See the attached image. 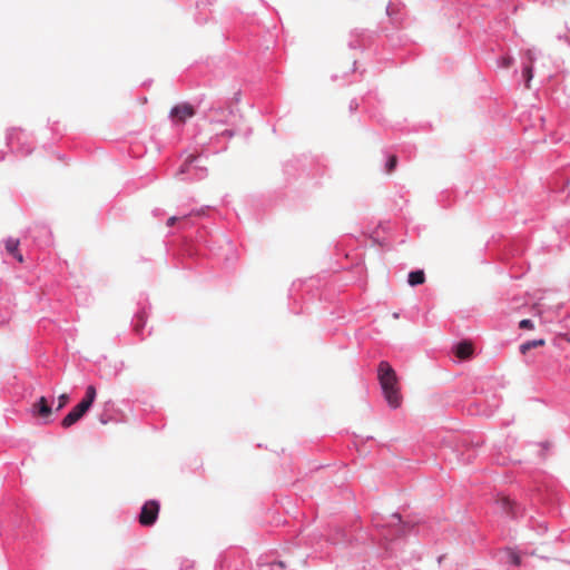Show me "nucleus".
<instances>
[{
	"label": "nucleus",
	"instance_id": "f257e3e1",
	"mask_svg": "<svg viewBox=\"0 0 570 570\" xmlns=\"http://www.w3.org/2000/svg\"><path fill=\"white\" fill-rule=\"evenodd\" d=\"M377 379L385 401L391 409H397L401 405V394L397 384V377L394 368L386 361H381L377 366Z\"/></svg>",
	"mask_w": 570,
	"mask_h": 570
},
{
	"label": "nucleus",
	"instance_id": "f03ea898",
	"mask_svg": "<svg viewBox=\"0 0 570 570\" xmlns=\"http://www.w3.org/2000/svg\"><path fill=\"white\" fill-rule=\"evenodd\" d=\"M207 174L206 157L203 154H190L184 159L175 177L178 180L191 183L206 178Z\"/></svg>",
	"mask_w": 570,
	"mask_h": 570
},
{
	"label": "nucleus",
	"instance_id": "7ed1b4c3",
	"mask_svg": "<svg viewBox=\"0 0 570 570\" xmlns=\"http://www.w3.org/2000/svg\"><path fill=\"white\" fill-rule=\"evenodd\" d=\"M240 97L242 91L238 89L234 92L230 99V108H226L219 105H212L208 108H202L200 112L203 114L204 118L212 124H227L230 119V125L234 127L238 115L232 105H237L240 101Z\"/></svg>",
	"mask_w": 570,
	"mask_h": 570
},
{
	"label": "nucleus",
	"instance_id": "20e7f679",
	"mask_svg": "<svg viewBox=\"0 0 570 570\" xmlns=\"http://www.w3.org/2000/svg\"><path fill=\"white\" fill-rule=\"evenodd\" d=\"M7 146L17 156L26 157L35 148V141L29 134L20 128H12L6 135Z\"/></svg>",
	"mask_w": 570,
	"mask_h": 570
},
{
	"label": "nucleus",
	"instance_id": "39448f33",
	"mask_svg": "<svg viewBox=\"0 0 570 570\" xmlns=\"http://www.w3.org/2000/svg\"><path fill=\"white\" fill-rule=\"evenodd\" d=\"M239 134H244L245 137H248L250 135V129L246 128L245 130H242L239 128L232 127L215 132L209 138L208 145L205 149L206 153L218 154L226 150L230 138Z\"/></svg>",
	"mask_w": 570,
	"mask_h": 570
},
{
	"label": "nucleus",
	"instance_id": "423d86ee",
	"mask_svg": "<svg viewBox=\"0 0 570 570\" xmlns=\"http://www.w3.org/2000/svg\"><path fill=\"white\" fill-rule=\"evenodd\" d=\"M202 101L203 99H199L196 106L189 102H181L174 106L169 111V118L175 125H184L187 121V119L196 115V107L199 110L202 109Z\"/></svg>",
	"mask_w": 570,
	"mask_h": 570
},
{
	"label": "nucleus",
	"instance_id": "0eeeda50",
	"mask_svg": "<svg viewBox=\"0 0 570 570\" xmlns=\"http://www.w3.org/2000/svg\"><path fill=\"white\" fill-rule=\"evenodd\" d=\"M160 510V503L157 500L146 501L139 512L138 521L142 527H151L156 523Z\"/></svg>",
	"mask_w": 570,
	"mask_h": 570
},
{
	"label": "nucleus",
	"instance_id": "6e6552de",
	"mask_svg": "<svg viewBox=\"0 0 570 570\" xmlns=\"http://www.w3.org/2000/svg\"><path fill=\"white\" fill-rule=\"evenodd\" d=\"M307 157L296 156L283 164V174L288 178H295L305 171Z\"/></svg>",
	"mask_w": 570,
	"mask_h": 570
},
{
	"label": "nucleus",
	"instance_id": "1a4fd4ad",
	"mask_svg": "<svg viewBox=\"0 0 570 570\" xmlns=\"http://www.w3.org/2000/svg\"><path fill=\"white\" fill-rule=\"evenodd\" d=\"M373 41V33L367 30H353L350 35L347 46L350 49H366Z\"/></svg>",
	"mask_w": 570,
	"mask_h": 570
},
{
	"label": "nucleus",
	"instance_id": "9d476101",
	"mask_svg": "<svg viewBox=\"0 0 570 570\" xmlns=\"http://www.w3.org/2000/svg\"><path fill=\"white\" fill-rule=\"evenodd\" d=\"M149 308H150V306H149L147 299L138 303V308L135 312L132 320H131L132 328L136 332V334H138V335L142 336V332H144V328L146 325Z\"/></svg>",
	"mask_w": 570,
	"mask_h": 570
},
{
	"label": "nucleus",
	"instance_id": "9b49d317",
	"mask_svg": "<svg viewBox=\"0 0 570 570\" xmlns=\"http://www.w3.org/2000/svg\"><path fill=\"white\" fill-rule=\"evenodd\" d=\"M497 502L501 505L502 511L512 519H518L522 514L520 505L510 498L503 497Z\"/></svg>",
	"mask_w": 570,
	"mask_h": 570
},
{
	"label": "nucleus",
	"instance_id": "f8f14e48",
	"mask_svg": "<svg viewBox=\"0 0 570 570\" xmlns=\"http://www.w3.org/2000/svg\"><path fill=\"white\" fill-rule=\"evenodd\" d=\"M32 412L35 415L47 419L52 413V402H50L46 396H40L33 404Z\"/></svg>",
	"mask_w": 570,
	"mask_h": 570
},
{
	"label": "nucleus",
	"instance_id": "ddd939ff",
	"mask_svg": "<svg viewBox=\"0 0 570 570\" xmlns=\"http://www.w3.org/2000/svg\"><path fill=\"white\" fill-rule=\"evenodd\" d=\"M87 413V411L82 407H80L79 404L73 406L69 413L62 419L61 425L65 429H68L76 424L79 420L83 417V415Z\"/></svg>",
	"mask_w": 570,
	"mask_h": 570
},
{
	"label": "nucleus",
	"instance_id": "4468645a",
	"mask_svg": "<svg viewBox=\"0 0 570 570\" xmlns=\"http://www.w3.org/2000/svg\"><path fill=\"white\" fill-rule=\"evenodd\" d=\"M452 351L459 360H466L472 356L473 346L469 341H461L453 346Z\"/></svg>",
	"mask_w": 570,
	"mask_h": 570
},
{
	"label": "nucleus",
	"instance_id": "2eb2a0df",
	"mask_svg": "<svg viewBox=\"0 0 570 570\" xmlns=\"http://www.w3.org/2000/svg\"><path fill=\"white\" fill-rule=\"evenodd\" d=\"M96 396H97V390L94 385H88L86 387V394L83 396V399L78 403L80 405V407L85 409L87 412L90 410V407L92 406L95 400H96Z\"/></svg>",
	"mask_w": 570,
	"mask_h": 570
},
{
	"label": "nucleus",
	"instance_id": "dca6fc26",
	"mask_svg": "<svg viewBox=\"0 0 570 570\" xmlns=\"http://www.w3.org/2000/svg\"><path fill=\"white\" fill-rule=\"evenodd\" d=\"M96 396H97V390L94 385H88L86 387V394L83 396V399L78 403L80 405V407L85 409L87 412L90 410V407L92 406L95 400H96Z\"/></svg>",
	"mask_w": 570,
	"mask_h": 570
},
{
	"label": "nucleus",
	"instance_id": "f3484780",
	"mask_svg": "<svg viewBox=\"0 0 570 570\" xmlns=\"http://www.w3.org/2000/svg\"><path fill=\"white\" fill-rule=\"evenodd\" d=\"M19 244H20L19 239L18 238H13V237H8L4 240V246H6L7 252L10 255H12L18 262H22L23 261V256H22V254L18 249Z\"/></svg>",
	"mask_w": 570,
	"mask_h": 570
},
{
	"label": "nucleus",
	"instance_id": "a211bd4d",
	"mask_svg": "<svg viewBox=\"0 0 570 570\" xmlns=\"http://www.w3.org/2000/svg\"><path fill=\"white\" fill-rule=\"evenodd\" d=\"M425 282V274L423 269H414L407 274V284L412 287L422 285Z\"/></svg>",
	"mask_w": 570,
	"mask_h": 570
},
{
	"label": "nucleus",
	"instance_id": "6ab92c4d",
	"mask_svg": "<svg viewBox=\"0 0 570 570\" xmlns=\"http://www.w3.org/2000/svg\"><path fill=\"white\" fill-rule=\"evenodd\" d=\"M544 344H546L544 338L528 340L520 345L519 350H520L521 354H525L530 350L543 346Z\"/></svg>",
	"mask_w": 570,
	"mask_h": 570
},
{
	"label": "nucleus",
	"instance_id": "aec40b11",
	"mask_svg": "<svg viewBox=\"0 0 570 570\" xmlns=\"http://www.w3.org/2000/svg\"><path fill=\"white\" fill-rule=\"evenodd\" d=\"M387 525H395L396 529L394 530V532L396 534H404L405 533V524L403 523L402 521V518L399 513H392L390 515V521L387 523Z\"/></svg>",
	"mask_w": 570,
	"mask_h": 570
},
{
	"label": "nucleus",
	"instance_id": "412c9836",
	"mask_svg": "<svg viewBox=\"0 0 570 570\" xmlns=\"http://www.w3.org/2000/svg\"><path fill=\"white\" fill-rule=\"evenodd\" d=\"M214 1H215V0H196V8H197V10L199 11V12H198V14L196 16V21H197L198 23H204V22H206V21H207V19H208V18H207V16H205V17H200V14H202V11H203L206 7H208V6L213 4V2H214Z\"/></svg>",
	"mask_w": 570,
	"mask_h": 570
},
{
	"label": "nucleus",
	"instance_id": "4be33fe9",
	"mask_svg": "<svg viewBox=\"0 0 570 570\" xmlns=\"http://www.w3.org/2000/svg\"><path fill=\"white\" fill-rule=\"evenodd\" d=\"M522 77L525 81L527 87H530V81L533 78V67L532 63H523L522 66Z\"/></svg>",
	"mask_w": 570,
	"mask_h": 570
},
{
	"label": "nucleus",
	"instance_id": "5701e85b",
	"mask_svg": "<svg viewBox=\"0 0 570 570\" xmlns=\"http://www.w3.org/2000/svg\"><path fill=\"white\" fill-rule=\"evenodd\" d=\"M505 552H507V557H508V562L511 566L519 567L521 564V557L518 552H515L512 549H507Z\"/></svg>",
	"mask_w": 570,
	"mask_h": 570
},
{
	"label": "nucleus",
	"instance_id": "b1692460",
	"mask_svg": "<svg viewBox=\"0 0 570 570\" xmlns=\"http://www.w3.org/2000/svg\"><path fill=\"white\" fill-rule=\"evenodd\" d=\"M513 63V58L509 55L501 56L497 59V65L499 68H509Z\"/></svg>",
	"mask_w": 570,
	"mask_h": 570
},
{
	"label": "nucleus",
	"instance_id": "393cba45",
	"mask_svg": "<svg viewBox=\"0 0 570 570\" xmlns=\"http://www.w3.org/2000/svg\"><path fill=\"white\" fill-rule=\"evenodd\" d=\"M397 157L395 155H390L385 161V170L386 173H391L396 168Z\"/></svg>",
	"mask_w": 570,
	"mask_h": 570
},
{
	"label": "nucleus",
	"instance_id": "a878e982",
	"mask_svg": "<svg viewBox=\"0 0 570 570\" xmlns=\"http://www.w3.org/2000/svg\"><path fill=\"white\" fill-rule=\"evenodd\" d=\"M69 395L67 393H62L58 397V404L56 411H61L69 402Z\"/></svg>",
	"mask_w": 570,
	"mask_h": 570
},
{
	"label": "nucleus",
	"instance_id": "bb28decb",
	"mask_svg": "<svg viewBox=\"0 0 570 570\" xmlns=\"http://www.w3.org/2000/svg\"><path fill=\"white\" fill-rule=\"evenodd\" d=\"M519 327L522 330H533L534 323L530 318H523L519 322Z\"/></svg>",
	"mask_w": 570,
	"mask_h": 570
},
{
	"label": "nucleus",
	"instance_id": "cd10ccee",
	"mask_svg": "<svg viewBox=\"0 0 570 570\" xmlns=\"http://www.w3.org/2000/svg\"><path fill=\"white\" fill-rule=\"evenodd\" d=\"M50 130L59 138L62 136V132L60 131V128H59V122L58 121H53L52 124H50Z\"/></svg>",
	"mask_w": 570,
	"mask_h": 570
},
{
	"label": "nucleus",
	"instance_id": "c85d7f7f",
	"mask_svg": "<svg viewBox=\"0 0 570 570\" xmlns=\"http://www.w3.org/2000/svg\"><path fill=\"white\" fill-rule=\"evenodd\" d=\"M268 566L271 567V570H275V568H279V569H285L286 568L285 562H283L281 560L269 562Z\"/></svg>",
	"mask_w": 570,
	"mask_h": 570
},
{
	"label": "nucleus",
	"instance_id": "c756f323",
	"mask_svg": "<svg viewBox=\"0 0 570 570\" xmlns=\"http://www.w3.org/2000/svg\"><path fill=\"white\" fill-rule=\"evenodd\" d=\"M187 217V215H183V216H171L167 219V226H173L177 220H180V219H185Z\"/></svg>",
	"mask_w": 570,
	"mask_h": 570
},
{
	"label": "nucleus",
	"instance_id": "7c9ffc66",
	"mask_svg": "<svg viewBox=\"0 0 570 570\" xmlns=\"http://www.w3.org/2000/svg\"><path fill=\"white\" fill-rule=\"evenodd\" d=\"M358 107H360V104H358L357 99H352L350 101L348 108H350L351 112L356 111L358 109Z\"/></svg>",
	"mask_w": 570,
	"mask_h": 570
},
{
	"label": "nucleus",
	"instance_id": "2f4dec72",
	"mask_svg": "<svg viewBox=\"0 0 570 570\" xmlns=\"http://www.w3.org/2000/svg\"><path fill=\"white\" fill-rule=\"evenodd\" d=\"M209 208V206H205V207H202L197 210H193L191 214H196V215H204L205 212Z\"/></svg>",
	"mask_w": 570,
	"mask_h": 570
},
{
	"label": "nucleus",
	"instance_id": "473e14b6",
	"mask_svg": "<svg viewBox=\"0 0 570 570\" xmlns=\"http://www.w3.org/2000/svg\"><path fill=\"white\" fill-rule=\"evenodd\" d=\"M373 522L375 524V527H385V524L381 523L379 520H376L375 518L373 519Z\"/></svg>",
	"mask_w": 570,
	"mask_h": 570
},
{
	"label": "nucleus",
	"instance_id": "72a5a7b5",
	"mask_svg": "<svg viewBox=\"0 0 570 570\" xmlns=\"http://www.w3.org/2000/svg\"><path fill=\"white\" fill-rule=\"evenodd\" d=\"M153 213L155 216L163 215V212L160 209H155Z\"/></svg>",
	"mask_w": 570,
	"mask_h": 570
},
{
	"label": "nucleus",
	"instance_id": "f704fd0d",
	"mask_svg": "<svg viewBox=\"0 0 570 570\" xmlns=\"http://www.w3.org/2000/svg\"><path fill=\"white\" fill-rule=\"evenodd\" d=\"M4 160V155L3 153L0 151V161Z\"/></svg>",
	"mask_w": 570,
	"mask_h": 570
},
{
	"label": "nucleus",
	"instance_id": "c9c22d12",
	"mask_svg": "<svg viewBox=\"0 0 570 570\" xmlns=\"http://www.w3.org/2000/svg\"><path fill=\"white\" fill-rule=\"evenodd\" d=\"M100 422H101L102 424H106V423H107V420H105V417H102V416H101V417H100Z\"/></svg>",
	"mask_w": 570,
	"mask_h": 570
},
{
	"label": "nucleus",
	"instance_id": "e433bc0d",
	"mask_svg": "<svg viewBox=\"0 0 570 570\" xmlns=\"http://www.w3.org/2000/svg\"><path fill=\"white\" fill-rule=\"evenodd\" d=\"M566 341L570 344V334L566 337Z\"/></svg>",
	"mask_w": 570,
	"mask_h": 570
},
{
	"label": "nucleus",
	"instance_id": "4c0bfd02",
	"mask_svg": "<svg viewBox=\"0 0 570 570\" xmlns=\"http://www.w3.org/2000/svg\"><path fill=\"white\" fill-rule=\"evenodd\" d=\"M292 311H293V313H295V314H298V313H299V311L294 309V308H293Z\"/></svg>",
	"mask_w": 570,
	"mask_h": 570
},
{
	"label": "nucleus",
	"instance_id": "58836bf2",
	"mask_svg": "<svg viewBox=\"0 0 570 570\" xmlns=\"http://www.w3.org/2000/svg\"><path fill=\"white\" fill-rule=\"evenodd\" d=\"M225 561H226V558H222V566H224Z\"/></svg>",
	"mask_w": 570,
	"mask_h": 570
},
{
	"label": "nucleus",
	"instance_id": "ea45409f",
	"mask_svg": "<svg viewBox=\"0 0 570 570\" xmlns=\"http://www.w3.org/2000/svg\"><path fill=\"white\" fill-rule=\"evenodd\" d=\"M394 318H397L399 317V314L397 313H394L393 314Z\"/></svg>",
	"mask_w": 570,
	"mask_h": 570
}]
</instances>
